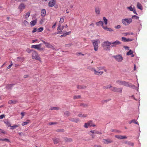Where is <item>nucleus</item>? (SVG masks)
<instances>
[{
	"instance_id": "ea45409f",
	"label": "nucleus",
	"mask_w": 147,
	"mask_h": 147,
	"mask_svg": "<svg viewBox=\"0 0 147 147\" xmlns=\"http://www.w3.org/2000/svg\"><path fill=\"white\" fill-rule=\"evenodd\" d=\"M81 98L80 95H75L74 96L73 98L74 99H79Z\"/></svg>"
},
{
	"instance_id": "774afa93",
	"label": "nucleus",
	"mask_w": 147,
	"mask_h": 147,
	"mask_svg": "<svg viewBox=\"0 0 147 147\" xmlns=\"http://www.w3.org/2000/svg\"><path fill=\"white\" fill-rule=\"evenodd\" d=\"M28 77V75H25L24 76V78H26Z\"/></svg>"
},
{
	"instance_id": "6e6d98bb",
	"label": "nucleus",
	"mask_w": 147,
	"mask_h": 147,
	"mask_svg": "<svg viewBox=\"0 0 147 147\" xmlns=\"http://www.w3.org/2000/svg\"><path fill=\"white\" fill-rule=\"evenodd\" d=\"M90 132L92 134H96V131L95 130H91L90 131Z\"/></svg>"
},
{
	"instance_id": "c03bdc74",
	"label": "nucleus",
	"mask_w": 147,
	"mask_h": 147,
	"mask_svg": "<svg viewBox=\"0 0 147 147\" xmlns=\"http://www.w3.org/2000/svg\"><path fill=\"white\" fill-rule=\"evenodd\" d=\"M43 30V28L42 27L39 28L37 29L38 32H41Z\"/></svg>"
},
{
	"instance_id": "72a5a7b5",
	"label": "nucleus",
	"mask_w": 147,
	"mask_h": 147,
	"mask_svg": "<svg viewBox=\"0 0 147 147\" xmlns=\"http://www.w3.org/2000/svg\"><path fill=\"white\" fill-rule=\"evenodd\" d=\"M17 101L16 100H9L8 101V103L9 104H15L16 103Z\"/></svg>"
},
{
	"instance_id": "b1692460",
	"label": "nucleus",
	"mask_w": 147,
	"mask_h": 147,
	"mask_svg": "<svg viewBox=\"0 0 147 147\" xmlns=\"http://www.w3.org/2000/svg\"><path fill=\"white\" fill-rule=\"evenodd\" d=\"M37 23V20H35L33 21H31L30 23V25L32 26H34Z\"/></svg>"
},
{
	"instance_id": "a19ab883",
	"label": "nucleus",
	"mask_w": 147,
	"mask_h": 147,
	"mask_svg": "<svg viewBox=\"0 0 147 147\" xmlns=\"http://www.w3.org/2000/svg\"><path fill=\"white\" fill-rule=\"evenodd\" d=\"M64 22V19L63 18H61L59 21V24H62Z\"/></svg>"
},
{
	"instance_id": "a18cd8bd",
	"label": "nucleus",
	"mask_w": 147,
	"mask_h": 147,
	"mask_svg": "<svg viewBox=\"0 0 147 147\" xmlns=\"http://www.w3.org/2000/svg\"><path fill=\"white\" fill-rule=\"evenodd\" d=\"M12 65H13L12 62V61H11V64L9 65L8 67H7V69H9V68H11V67L12 66Z\"/></svg>"
},
{
	"instance_id": "f03ea898",
	"label": "nucleus",
	"mask_w": 147,
	"mask_h": 147,
	"mask_svg": "<svg viewBox=\"0 0 147 147\" xmlns=\"http://www.w3.org/2000/svg\"><path fill=\"white\" fill-rule=\"evenodd\" d=\"M32 58L41 62V58L37 52L35 51L32 50Z\"/></svg>"
},
{
	"instance_id": "c756f323",
	"label": "nucleus",
	"mask_w": 147,
	"mask_h": 147,
	"mask_svg": "<svg viewBox=\"0 0 147 147\" xmlns=\"http://www.w3.org/2000/svg\"><path fill=\"white\" fill-rule=\"evenodd\" d=\"M53 141L54 144H57L59 142V140L57 138H53Z\"/></svg>"
},
{
	"instance_id": "8fccbe9b",
	"label": "nucleus",
	"mask_w": 147,
	"mask_h": 147,
	"mask_svg": "<svg viewBox=\"0 0 147 147\" xmlns=\"http://www.w3.org/2000/svg\"><path fill=\"white\" fill-rule=\"evenodd\" d=\"M123 34L124 36H126L127 35H130L129 32H125V33H124Z\"/></svg>"
},
{
	"instance_id": "4be33fe9",
	"label": "nucleus",
	"mask_w": 147,
	"mask_h": 147,
	"mask_svg": "<svg viewBox=\"0 0 147 147\" xmlns=\"http://www.w3.org/2000/svg\"><path fill=\"white\" fill-rule=\"evenodd\" d=\"M30 13L29 11H28L26 13L24 14V17L27 20L29 16L30 15Z\"/></svg>"
},
{
	"instance_id": "a878e982",
	"label": "nucleus",
	"mask_w": 147,
	"mask_h": 147,
	"mask_svg": "<svg viewBox=\"0 0 147 147\" xmlns=\"http://www.w3.org/2000/svg\"><path fill=\"white\" fill-rule=\"evenodd\" d=\"M29 123H30V120H27L26 121L24 122H23L22 123V126H24L27 125Z\"/></svg>"
},
{
	"instance_id": "412c9836",
	"label": "nucleus",
	"mask_w": 147,
	"mask_h": 147,
	"mask_svg": "<svg viewBox=\"0 0 147 147\" xmlns=\"http://www.w3.org/2000/svg\"><path fill=\"white\" fill-rule=\"evenodd\" d=\"M96 24L97 26H104L103 25V22L102 21H100L98 22H97L96 23Z\"/></svg>"
},
{
	"instance_id": "49530a36",
	"label": "nucleus",
	"mask_w": 147,
	"mask_h": 147,
	"mask_svg": "<svg viewBox=\"0 0 147 147\" xmlns=\"http://www.w3.org/2000/svg\"><path fill=\"white\" fill-rule=\"evenodd\" d=\"M5 123L8 127H11V124L9 121H7Z\"/></svg>"
},
{
	"instance_id": "4c0bfd02",
	"label": "nucleus",
	"mask_w": 147,
	"mask_h": 147,
	"mask_svg": "<svg viewBox=\"0 0 147 147\" xmlns=\"http://www.w3.org/2000/svg\"><path fill=\"white\" fill-rule=\"evenodd\" d=\"M0 140L2 141H5L7 142H10L9 140L6 138H4L3 139H0Z\"/></svg>"
},
{
	"instance_id": "0e129e2a",
	"label": "nucleus",
	"mask_w": 147,
	"mask_h": 147,
	"mask_svg": "<svg viewBox=\"0 0 147 147\" xmlns=\"http://www.w3.org/2000/svg\"><path fill=\"white\" fill-rule=\"evenodd\" d=\"M0 131L1 133H2L3 134H5V132L4 131L1 129H0Z\"/></svg>"
},
{
	"instance_id": "aec40b11",
	"label": "nucleus",
	"mask_w": 147,
	"mask_h": 147,
	"mask_svg": "<svg viewBox=\"0 0 147 147\" xmlns=\"http://www.w3.org/2000/svg\"><path fill=\"white\" fill-rule=\"evenodd\" d=\"M77 87L78 89H85L86 86L84 85H78Z\"/></svg>"
},
{
	"instance_id": "5fc2aeb1",
	"label": "nucleus",
	"mask_w": 147,
	"mask_h": 147,
	"mask_svg": "<svg viewBox=\"0 0 147 147\" xmlns=\"http://www.w3.org/2000/svg\"><path fill=\"white\" fill-rule=\"evenodd\" d=\"M59 108L58 107H52L51 108V110H59Z\"/></svg>"
},
{
	"instance_id": "f8f14e48",
	"label": "nucleus",
	"mask_w": 147,
	"mask_h": 147,
	"mask_svg": "<svg viewBox=\"0 0 147 147\" xmlns=\"http://www.w3.org/2000/svg\"><path fill=\"white\" fill-rule=\"evenodd\" d=\"M26 5L24 3H21L19 5L18 9L20 12H22L23 9H25Z\"/></svg>"
},
{
	"instance_id": "0eeeda50",
	"label": "nucleus",
	"mask_w": 147,
	"mask_h": 147,
	"mask_svg": "<svg viewBox=\"0 0 147 147\" xmlns=\"http://www.w3.org/2000/svg\"><path fill=\"white\" fill-rule=\"evenodd\" d=\"M96 125L93 123L92 121H90L87 123H85L84 125V127L85 128H87L91 126L94 127Z\"/></svg>"
},
{
	"instance_id": "a211bd4d",
	"label": "nucleus",
	"mask_w": 147,
	"mask_h": 147,
	"mask_svg": "<svg viewBox=\"0 0 147 147\" xmlns=\"http://www.w3.org/2000/svg\"><path fill=\"white\" fill-rule=\"evenodd\" d=\"M97 71H100V70H104L105 72H106L107 71V69H105L104 67H97Z\"/></svg>"
},
{
	"instance_id": "473e14b6",
	"label": "nucleus",
	"mask_w": 147,
	"mask_h": 147,
	"mask_svg": "<svg viewBox=\"0 0 147 147\" xmlns=\"http://www.w3.org/2000/svg\"><path fill=\"white\" fill-rule=\"evenodd\" d=\"M103 28L105 29L106 30L108 31L111 32L113 31V30L111 28H108L107 26L104 27L103 26Z\"/></svg>"
},
{
	"instance_id": "39448f33",
	"label": "nucleus",
	"mask_w": 147,
	"mask_h": 147,
	"mask_svg": "<svg viewBox=\"0 0 147 147\" xmlns=\"http://www.w3.org/2000/svg\"><path fill=\"white\" fill-rule=\"evenodd\" d=\"M111 45V43L108 41H106L104 42L102 44V46L105 49L109 50V47Z\"/></svg>"
},
{
	"instance_id": "f257e3e1",
	"label": "nucleus",
	"mask_w": 147,
	"mask_h": 147,
	"mask_svg": "<svg viewBox=\"0 0 147 147\" xmlns=\"http://www.w3.org/2000/svg\"><path fill=\"white\" fill-rule=\"evenodd\" d=\"M116 82L119 85H123L125 86L131 87H133L135 86L134 85L124 81L118 80Z\"/></svg>"
},
{
	"instance_id": "e2e57ef3",
	"label": "nucleus",
	"mask_w": 147,
	"mask_h": 147,
	"mask_svg": "<svg viewBox=\"0 0 147 147\" xmlns=\"http://www.w3.org/2000/svg\"><path fill=\"white\" fill-rule=\"evenodd\" d=\"M115 28L116 29H119L121 28V26L120 25H118L115 26Z\"/></svg>"
},
{
	"instance_id": "9b49d317",
	"label": "nucleus",
	"mask_w": 147,
	"mask_h": 147,
	"mask_svg": "<svg viewBox=\"0 0 147 147\" xmlns=\"http://www.w3.org/2000/svg\"><path fill=\"white\" fill-rule=\"evenodd\" d=\"M116 60L119 62H121L123 60V58L122 56L120 55H117L114 56L113 57Z\"/></svg>"
},
{
	"instance_id": "20e7f679",
	"label": "nucleus",
	"mask_w": 147,
	"mask_h": 147,
	"mask_svg": "<svg viewBox=\"0 0 147 147\" xmlns=\"http://www.w3.org/2000/svg\"><path fill=\"white\" fill-rule=\"evenodd\" d=\"M88 69L91 71H94V74L95 75L100 76L102 74L104 73V72L103 71H97L94 68H92L90 66L88 67Z\"/></svg>"
},
{
	"instance_id": "2f4dec72",
	"label": "nucleus",
	"mask_w": 147,
	"mask_h": 147,
	"mask_svg": "<svg viewBox=\"0 0 147 147\" xmlns=\"http://www.w3.org/2000/svg\"><path fill=\"white\" fill-rule=\"evenodd\" d=\"M13 85L14 84H13L7 85L6 86V88L7 89H11Z\"/></svg>"
},
{
	"instance_id": "37998d69",
	"label": "nucleus",
	"mask_w": 147,
	"mask_h": 147,
	"mask_svg": "<svg viewBox=\"0 0 147 147\" xmlns=\"http://www.w3.org/2000/svg\"><path fill=\"white\" fill-rule=\"evenodd\" d=\"M23 23L25 26H27L28 24V22L26 20H24Z\"/></svg>"
},
{
	"instance_id": "423d86ee",
	"label": "nucleus",
	"mask_w": 147,
	"mask_h": 147,
	"mask_svg": "<svg viewBox=\"0 0 147 147\" xmlns=\"http://www.w3.org/2000/svg\"><path fill=\"white\" fill-rule=\"evenodd\" d=\"M132 19L130 18H126L123 19L122 20V22L125 25H127L131 23L132 22Z\"/></svg>"
},
{
	"instance_id": "cd10ccee",
	"label": "nucleus",
	"mask_w": 147,
	"mask_h": 147,
	"mask_svg": "<svg viewBox=\"0 0 147 147\" xmlns=\"http://www.w3.org/2000/svg\"><path fill=\"white\" fill-rule=\"evenodd\" d=\"M87 114H82V113H80L78 115V116L79 117H85L87 116Z\"/></svg>"
},
{
	"instance_id": "1a4fd4ad",
	"label": "nucleus",
	"mask_w": 147,
	"mask_h": 147,
	"mask_svg": "<svg viewBox=\"0 0 147 147\" xmlns=\"http://www.w3.org/2000/svg\"><path fill=\"white\" fill-rule=\"evenodd\" d=\"M41 41L47 47L51 48L52 49H55L54 47L52 45L50 44V43L46 42L42 40H41Z\"/></svg>"
},
{
	"instance_id": "69168bd1",
	"label": "nucleus",
	"mask_w": 147,
	"mask_h": 147,
	"mask_svg": "<svg viewBox=\"0 0 147 147\" xmlns=\"http://www.w3.org/2000/svg\"><path fill=\"white\" fill-rule=\"evenodd\" d=\"M56 25V22H55V24L52 26V28L53 29L55 28V27Z\"/></svg>"
},
{
	"instance_id": "bf43d9fd",
	"label": "nucleus",
	"mask_w": 147,
	"mask_h": 147,
	"mask_svg": "<svg viewBox=\"0 0 147 147\" xmlns=\"http://www.w3.org/2000/svg\"><path fill=\"white\" fill-rule=\"evenodd\" d=\"M133 40L132 39L127 38V42L131 41Z\"/></svg>"
},
{
	"instance_id": "f3484780",
	"label": "nucleus",
	"mask_w": 147,
	"mask_h": 147,
	"mask_svg": "<svg viewBox=\"0 0 147 147\" xmlns=\"http://www.w3.org/2000/svg\"><path fill=\"white\" fill-rule=\"evenodd\" d=\"M55 3V0H50L49 3V6L50 7H52L54 6Z\"/></svg>"
},
{
	"instance_id": "7ed1b4c3",
	"label": "nucleus",
	"mask_w": 147,
	"mask_h": 147,
	"mask_svg": "<svg viewBox=\"0 0 147 147\" xmlns=\"http://www.w3.org/2000/svg\"><path fill=\"white\" fill-rule=\"evenodd\" d=\"M32 48H34L37 49L40 51H43L45 50V47H42L41 44H40L38 45H32L31 46Z\"/></svg>"
},
{
	"instance_id": "2eb2a0df",
	"label": "nucleus",
	"mask_w": 147,
	"mask_h": 147,
	"mask_svg": "<svg viewBox=\"0 0 147 147\" xmlns=\"http://www.w3.org/2000/svg\"><path fill=\"white\" fill-rule=\"evenodd\" d=\"M69 120L72 122H75L76 123H78L79 121V119L78 118H74L70 117L68 118Z\"/></svg>"
},
{
	"instance_id": "c85d7f7f",
	"label": "nucleus",
	"mask_w": 147,
	"mask_h": 147,
	"mask_svg": "<svg viewBox=\"0 0 147 147\" xmlns=\"http://www.w3.org/2000/svg\"><path fill=\"white\" fill-rule=\"evenodd\" d=\"M65 140L66 142H71L73 141L72 139L71 138H65Z\"/></svg>"
},
{
	"instance_id": "6ab92c4d",
	"label": "nucleus",
	"mask_w": 147,
	"mask_h": 147,
	"mask_svg": "<svg viewBox=\"0 0 147 147\" xmlns=\"http://www.w3.org/2000/svg\"><path fill=\"white\" fill-rule=\"evenodd\" d=\"M61 24H59L57 29V34H61L62 31V29L61 28Z\"/></svg>"
},
{
	"instance_id": "4468645a",
	"label": "nucleus",
	"mask_w": 147,
	"mask_h": 147,
	"mask_svg": "<svg viewBox=\"0 0 147 147\" xmlns=\"http://www.w3.org/2000/svg\"><path fill=\"white\" fill-rule=\"evenodd\" d=\"M103 142L104 144H108L113 142V141L110 139H103Z\"/></svg>"
},
{
	"instance_id": "de8ad7c7",
	"label": "nucleus",
	"mask_w": 147,
	"mask_h": 147,
	"mask_svg": "<svg viewBox=\"0 0 147 147\" xmlns=\"http://www.w3.org/2000/svg\"><path fill=\"white\" fill-rule=\"evenodd\" d=\"M122 40L124 42H127V38L124 37H121Z\"/></svg>"
},
{
	"instance_id": "680f3d73",
	"label": "nucleus",
	"mask_w": 147,
	"mask_h": 147,
	"mask_svg": "<svg viewBox=\"0 0 147 147\" xmlns=\"http://www.w3.org/2000/svg\"><path fill=\"white\" fill-rule=\"evenodd\" d=\"M96 134H98L100 135L102 134V133L101 132H99V131H96Z\"/></svg>"
},
{
	"instance_id": "4d7b16f0",
	"label": "nucleus",
	"mask_w": 147,
	"mask_h": 147,
	"mask_svg": "<svg viewBox=\"0 0 147 147\" xmlns=\"http://www.w3.org/2000/svg\"><path fill=\"white\" fill-rule=\"evenodd\" d=\"M5 115H4L3 114L1 115L0 116V119L3 118L5 117Z\"/></svg>"
},
{
	"instance_id": "5701e85b",
	"label": "nucleus",
	"mask_w": 147,
	"mask_h": 147,
	"mask_svg": "<svg viewBox=\"0 0 147 147\" xmlns=\"http://www.w3.org/2000/svg\"><path fill=\"white\" fill-rule=\"evenodd\" d=\"M46 14V11L45 9H42L41 11V16L42 17H44Z\"/></svg>"
},
{
	"instance_id": "603ef678",
	"label": "nucleus",
	"mask_w": 147,
	"mask_h": 147,
	"mask_svg": "<svg viewBox=\"0 0 147 147\" xmlns=\"http://www.w3.org/2000/svg\"><path fill=\"white\" fill-rule=\"evenodd\" d=\"M81 106H82L84 107H88V105L87 104H82L81 105Z\"/></svg>"
},
{
	"instance_id": "9d476101",
	"label": "nucleus",
	"mask_w": 147,
	"mask_h": 147,
	"mask_svg": "<svg viewBox=\"0 0 147 147\" xmlns=\"http://www.w3.org/2000/svg\"><path fill=\"white\" fill-rule=\"evenodd\" d=\"M110 90L114 92L121 93L122 92V88L116 87H113L110 89Z\"/></svg>"
},
{
	"instance_id": "e433bc0d",
	"label": "nucleus",
	"mask_w": 147,
	"mask_h": 147,
	"mask_svg": "<svg viewBox=\"0 0 147 147\" xmlns=\"http://www.w3.org/2000/svg\"><path fill=\"white\" fill-rule=\"evenodd\" d=\"M70 114V113L69 111H66L64 113V115L67 117H68L69 116Z\"/></svg>"
},
{
	"instance_id": "7c9ffc66",
	"label": "nucleus",
	"mask_w": 147,
	"mask_h": 147,
	"mask_svg": "<svg viewBox=\"0 0 147 147\" xmlns=\"http://www.w3.org/2000/svg\"><path fill=\"white\" fill-rule=\"evenodd\" d=\"M133 51L131 50H130L129 51V52L127 53V55H132L131 57H134V55L133 54Z\"/></svg>"
},
{
	"instance_id": "09e8293b",
	"label": "nucleus",
	"mask_w": 147,
	"mask_h": 147,
	"mask_svg": "<svg viewBox=\"0 0 147 147\" xmlns=\"http://www.w3.org/2000/svg\"><path fill=\"white\" fill-rule=\"evenodd\" d=\"M132 18L133 19L134 18L136 19H138L139 18V17L136 15H134L132 17Z\"/></svg>"
},
{
	"instance_id": "338daca9",
	"label": "nucleus",
	"mask_w": 147,
	"mask_h": 147,
	"mask_svg": "<svg viewBox=\"0 0 147 147\" xmlns=\"http://www.w3.org/2000/svg\"><path fill=\"white\" fill-rule=\"evenodd\" d=\"M36 30V28H34L32 31V33H34L35 32Z\"/></svg>"
},
{
	"instance_id": "ddd939ff",
	"label": "nucleus",
	"mask_w": 147,
	"mask_h": 147,
	"mask_svg": "<svg viewBox=\"0 0 147 147\" xmlns=\"http://www.w3.org/2000/svg\"><path fill=\"white\" fill-rule=\"evenodd\" d=\"M121 43V42L118 40H116L114 42L111 43V47H115L118 45H120Z\"/></svg>"
},
{
	"instance_id": "bb28decb",
	"label": "nucleus",
	"mask_w": 147,
	"mask_h": 147,
	"mask_svg": "<svg viewBox=\"0 0 147 147\" xmlns=\"http://www.w3.org/2000/svg\"><path fill=\"white\" fill-rule=\"evenodd\" d=\"M137 8L141 10L142 9V7L141 5V4L139 3V2H138L137 3Z\"/></svg>"
},
{
	"instance_id": "13d9d810",
	"label": "nucleus",
	"mask_w": 147,
	"mask_h": 147,
	"mask_svg": "<svg viewBox=\"0 0 147 147\" xmlns=\"http://www.w3.org/2000/svg\"><path fill=\"white\" fill-rule=\"evenodd\" d=\"M132 120L134 121H133V123H134L136 124L139 125L138 123V122L136 121V120L135 119H133Z\"/></svg>"
},
{
	"instance_id": "864d4df0",
	"label": "nucleus",
	"mask_w": 147,
	"mask_h": 147,
	"mask_svg": "<svg viewBox=\"0 0 147 147\" xmlns=\"http://www.w3.org/2000/svg\"><path fill=\"white\" fill-rule=\"evenodd\" d=\"M72 45V43H69L68 44H66L65 46L66 47H69Z\"/></svg>"
},
{
	"instance_id": "c9c22d12",
	"label": "nucleus",
	"mask_w": 147,
	"mask_h": 147,
	"mask_svg": "<svg viewBox=\"0 0 147 147\" xmlns=\"http://www.w3.org/2000/svg\"><path fill=\"white\" fill-rule=\"evenodd\" d=\"M112 87H112L111 85V84H109L107 85L105 87H104V88L105 89L110 88V89Z\"/></svg>"
},
{
	"instance_id": "6e6552de",
	"label": "nucleus",
	"mask_w": 147,
	"mask_h": 147,
	"mask_svg": "<svg viewBox=\"0 0 147 147\" xmlns=\"http://www.w3.org/2000/svg\"><path fill=\"white\" fill-rule=\"evenodd\" d=\"M98 41H99L98 40H92V42L93 43V45L94 46V49L96 51H97L98 50Z\"/></svg>"
},
{
	"instance_id": "79ce46f5",
	"label": "nucleus",
	"mask_w": 147,
	"mask_h": 147,
	"mask_svg": "<svg viewBox=\"0 0 147 147\" xmlns=\"http://www.w3.org/2000/svg\"><path fill=\"white\" fill-rule=\"evenodd\" d=\"M127 8L130 11H133L134 9L131 6L127 7Z\"/></svg>"
},
{
	"instance_id": "393cba45",
	"label": "nucleus",
	"mask_w": 147,
	"mask_h": 147,
	"mask_svg": "<svg viewBox=\"0 0 147 147\" xmlns=\"http://www.w3.org/2000/svg\"><path fill=\"white\" fill-rule=\"evenodd\" d=\"M95 11L96 14L99 15L100 13V9L99 7H96L95 9Z\"/></svg>"
},
{
	"instance_id": "58836bf2",
	"label": "nucleus",
	"mask_w": 147,
	"mask_h": 147,
	"mask_svg": "<svg viewBox=\"0 0 147 147\" xmlns=\"http://www.w3.org/2000/svg\"><path fill=\"white\" fill-rule=\"evenodd\" d=\"M103 20L104 21L105 24V25H107V19L105 17L103 18Z\"/></svg>"
},
{
	"instance_id": "3c124183",
	"label": "nucleus",
	"mask_w": 147,
	"mask_h": 147,
	"mask_svg": "<svg viewBox=\"0 0 147 147\" xmlns=\"http://www.w3.org/2000/svg\"><path fill=\"white\" fill-rule=\"evenodd\" d=\"M127 144L131 146H134V143L132 142H128V143H127Z\"/></svg>"
},
{
	"instance_id": "dca6fc26",
	"label": "nucleus",
	"mask_w": 147,
	"mask_h": 147,
	"mask_svg": "<svg viewBox=\"0 0 147 147\" xmlns=\"http://www.w3.org/2000/svg\"><path fill=\"white\" fill-rule=\"evenodd\" d=\"M115 137L119 140L126 139L127 137L126 136H122L121 135H115Z\"/></svg>"
},
{
	"instance_id": "f704fd0d",
	"label": "nucleus",
	"mask_w": 147,
	"mask_h": 147,
	"mask_svg": "<svg viewBox=\"0 0 147 147\" xmlns=\"http://www.w3.org/2000/svg\"><path fill=\"white\" fill-rule=\"evenodd\" d=\"M18 126L16 125H15L13 126H11V127L10 128V129H14L15 128H16L17 127H18Z\"/></svg>"
},
{
	"instance_id": "052dcab7",
	"label": "nucleus",
	"mask_w": 147,
	"mask_h": 147,
	"mask_svg": "<svg viewBox=\"0 0 147 147\" xmlns=\"http://www.w3.org/2000/svg\"><path fill=\"white\" fill-rule=\"evenodd\" d=\"M56 124V123L55 122H51L49 123L48 125H52L54 124Z\"/></svg>"
}]
</instances>
